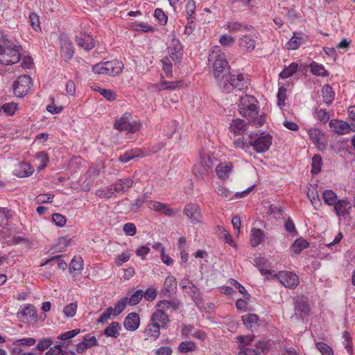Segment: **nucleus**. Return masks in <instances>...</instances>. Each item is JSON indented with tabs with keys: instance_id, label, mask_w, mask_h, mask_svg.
Returning a JSON list of instances; mask_svg holds the SVG:
<instances>
[{
	"instance_id": "nucleus-1",
	"label": "nucleus",
	"mask_w": 355,
	"mask_h": 355,
	"mask_svg": "<svg viewBox=\"0 0 355 355\" xmlns=\"http://www.w3.org/2000/svg\"><path fill=\"white\" fill-rule=\"evenodd\" d=\"M257 101L252 96L245 95L241 96L238 105L240 114L246 117L249 123L257 127L263 125L265 119L263 116L258 117Z\"/></svg>"
},
{
	"instance_id": "nucleus-2",
	"label": "nucleus",
	"mask_w": 355,
	"mask_h": 355,
	"mask_svg": "<svg viewBox=\"0 0 355 355\" xmlns=\"http://www.w3.org/2000/svg\"><path fill=\"white\" fill-rule=\"evenodd\" d=\"M208 60L209 62H212L214 77L217 85L219 86L220 81H223L228 73H230L229 71L230 65L227 61L226 55L223 52L220 51L219 46H216L209 55Z\"/></svg>"
},
{
	"instance_id": "nucleus-3",
	"label": "nucleus",
	"mask_w": 355,
	"mask_h": 355,
	"mask_svg": "<svg viewBox=\"0 0 355 355\" xmlns=\"http://www.w3.org/2000/svg\"><path fill=\"white\" fill-rule=\"evenodd\" d=\"M21 46L9 40H3L0 43V62L4 65H12L21 58Z\"/></svg>"
},
{
	"instance_id": "nucleus-4",
	"label": "nucleus",
	"mask_w": 355,
	"mask_h": 355,
	"mask_svg": "<svg viewBox=\"0 0 355 355\" xmlns=\"http://www.w3.org/2000/svg\"><path fill=\"white\" fill-rule=\"evenodd\" d=\"M250 85L248 76L238 72L228 73L223 81H220L218 87L223 92L229 93L233 89L243 91Z\"/></svg>"
},
{
	"instance_id": "nucleus-5",
	"label": "nucleus",
	"mask_w": 355,
	"mask_h": 355,
	"mask_svg": "<svg viewBox=\"0 0 355 355\" xmlns=\"http://www.w3.org/2000/svg\"><path fill=\"white\" fill-rule=\"evenodd\" d=\"M123 67L121 61L114 60L96 64L93 66L92 71L96 74L115 76L121 73Z\"/></svg>"
},
{
	"instance_id": "nucleus-6",
	"label": "nucleus",
	"mask_w": 355,
	"mask_h": 355,
	"mask_svg": "<svg viewBox=\"0 0 355 355\" xmlns=\"http://www.w3.org/2000/svg\"><path fill=\"white\" fill-rule=\"evenodd\" d=\"M132 114L130 112L124 113L120 118L116 119L114 123V129L120 131H127L130 133L137 132L139 125L137 122H130Z\"/></svg>"
},
{
	"instance_id": "nucleus-7",
	"label": "nucleus",
	"mask_w": 355,
	"mask_h": 355,
	"mask_svg": "<svg viewBox=\"0 0 355 355\" xmlns=\"http://www.w3.org/2000/svg\"><path fill=\"white\" fill-rule=\"evenodd\" d=\"M250 145L257 153L266 152L272 144V137L269 134L263 135L254 138L252 135H250Z\"/></svg>"
},
{
	"instance_id": "nucleus-8",
	"label": "nucleus",
	"mask_w": 355,
	"mask_h": 355,
	"mask_svg": "<svg viewBox=\"0 0 355 355\" xmlns=\"http://www.w3.org/2000/svg\"><path fill=\"white\" fill-rule=\"evenodd\" d=\"M32 80L29 76H20L13 83V91L16 96L24 97L32 87Z\"/></svg>"
},
{
	"instance_id": "nucleus-9",
	"label": "nucleus",
	"mask_w": 355,
	"mask_h": 355,
	"mask_svg": "<svg viewBox=\"0 0 355 355\" xmlns=\"http://www.w3.org/2000/svg\"><path fill=\"white\" fill-rule=\"evenodd\" d=\"M214 165L213 158L210 156H203L193 166V173L197 177L204 178L212 170Z\"/></svg>"
},
{
	"instance_id": "nucleus-10",
	"label": "nucleus",
	"mask_w": 355,
	"mask_h": 355,
	"mask_svg": "<svg viewBox=\"0 0 355 355\" xmlns=\"http://www.w3.org/2000/svg\"><path fill=\"white\" fill-rule=\"evenodd\" d=\"M59 40L60 56L65 61L70 60L73 57L75 53L73 42L64 35H60Z\"/></svg>"
},
{
	"instance_id": "nucleus-11",
	"label": "nucleus",
	"mask_w": 355,
	"mask_h": 355,
	"mask_svg": "<svg viewBox=\"0 0 355 355\" xmlns=\"http://www.w3.org/2000/svg\"><path fill=\"white\" fill-rule=\"evenodd\" d=\"M248 34L243 35L239 39V46L247 52H252L257 46V37L256 30L248 31Z\"/></svg>"
},
{
	"instance_id": "nucleus-12",
	"label": "nucleus",
	"mask_w": 355,
	"mask_h": 355,
	"mask_svg": "<svg viewBox=\"0 0 355 355\" xmlns=\"http://www.w3.org/2000/svg\"><path fill=\"white\" fill-rule=\"evenodd\" d=\"M329 125L331 130L338 135H345L350 131L355 132V123H349L342 120L331 119Z\"/></svg>"
},
{
	"instance_id": "nucleus-13",
	"label": "nucleus",
	"mask_w": 355,
	"mask_h": 355,
	"mask_svg": "<svg viewBox=\"0 0 355 355\" xmlns=\"http://www.w3.org/2000/svg\"><path fill=\"white\" fill-rule=\"evenodd\" d=\"M277 277L285 287L295 288L299 284L298 277L291 272H279Z\"/></svg>"
},
{
	"instance_id": "nucleus-14",
	"label": "nucleus",
	"mask_w": 355,
	"mask_h": 355,
	"mask_svg": "<svg viewBox=\"0 0 355 355\" xmlns=\"http://www.w3.org/2000/svg\"><path fill=\"white\" fill-rule=\"evenodd\" d=\"M168 54L173 61H180L183 55V47L179 40L173 39L168 46Z\"/></svg>"
},
{
	"instance_id": "nucleus-15",
	"label": "nucleus",
	"mask_w": 355,
	"mask_h": 355,
	"mask_svg": "<svg viewBox=\"0 0 355 355\" xmlns=\"http://www.w3.org/2000/svg\"><path fill=\"white\" fill-rule=\"evenodd\" d=\"M76 42L79 46L85 50H91L95 46V41L92 36L86 32H80L76 36Z\"/></svg>"
},
{
	"instance_id": "nucleus-16",
	"label": "nucleus",
	"mask_w": 355,
	"mask_h": 355,
	"mask_svg": "<svg viewBox=\"0 0 355 355\" xmlns=\"http://www.w3.org/2000/svg\"><path fill=\"white\" fill-rule=\"evenodd\" d=\"M308 40V36L302 33H294L291 40L286 44L288 50H296Z\"/></svg>"
},
{
	"instance_id": "nucleus-17",
	"label": "nucleus",
	"mask_w": 355,
	"mask_h": 355,
	"mask_svg": "<svg viewBox=\"0 0 355 355\" xmlns=\"http://www.w3.org/2000/svg\"><path fill=\"white\" fill-rule=\"evenodd\" d=\"M225 27L230 33L254 31V28L252 26L244 24L239 21L234 20L227 21Z\"/></svg>"
},
{
	"instance_id": "nucleus-18",
	"label": "nucleus",
	"mask_w": 355,
	"mask_h": 355,
	"mask_svg": "<svg viewBox=\"0 0 355 355\" xmlns=\"http://www.w3.org/2000/svg\"><path fill=\"white\" fill-rule=\"evenodd\" d=\"M184 214H185L188 219L192 221L199 222L201 220V214L199 206L194 203H189L185 205L184 210Z\"/></svg>"
},
{
	"instance_id": "nucleus-19",
	"label": "nucleus",
	"mask_w": 355,
	"mask_h": 355,
	"mask_svg": "<svg viewBox=\"0 0 355 355\" xmlns=\"http://www.w3.org/2000/svg\"><path fill=\"white\" fill-rule=\"evenodd\" d=\"M268 214L270 216V219H275L276 220H283L284 222H292L290 217L285 214L284 211L279 205H270L268 206Z\"/></svg>"
},
{
	"instance_id": "nucleus-20",
	"label": "nucleus",
	"mask_w": 355,
	"mask_h": 355,
	"mask_svg": "<svg viewBox=\"0 0 355 355\" xmlns=\"http://www.w3.org/2000/svg\"><path fill=\"white\" fill-rule=\"evenodd\" d=\"M180 286L183 291L189 295L193 299L198 297L200 291L198 288L195 286L193 282L189 280L188 277H184L180 282Z\"/></svg>"
},
{
	"instance_id": "nucleus-21",
	"label": "nucleus",
	"mask_w": 355,
	"mask_h": 355,
	"mask_svg": "<svg viewBox=\"0 0 355 355\" xmlns=\"http://www.w3.org/2000/svg\"><path fill=\"white\" fill-rule=\"evenodd\" d=\"M334 209L339 217L343 216V219H345V216L349 214L352 203L347 200H338L334 205Z\"/></svg>"
},
{
	"instance_id": "nucleus-22",
	"label": "nucleus",
	"mask_w": 355,
	"mask_h": 355,
	"mask_svg": "<svg viewBox=\"0 0 355 355\" xmlns=\"http://www.w3.org/2000/svg\"><path fill=\"white\" fill-rule=\"evenodd\" d=\"M146 156V153L141 148H133L126 151L119 157V160L122 163H127L129 161L139 157H144Z\"/></svg>"
},
{
	"instance_id": "nucleus-23",
	"label": "nucleus",
	"mask_w": 355,
	"mask_h": 355,
	"mask_svg": "<svg viewBox=\"0 0 355 355\" xmlns=\"http://www.w3.org/2000/svg\"><path fill=\"white\" fill-rule=\"evenodd\" d=\"M140 324V319L137 313H130L125 318L123 322L124 327L128 331H135Z\"/></svg>"
},
{
	"instance_id": "nucleus-24",
	"label": "nucleus",
	"mask_w": 355,
	"mask_h": 355,
	"mask_svg": "<svg viewBox=\"0 0 355 355\" xmlns=\"http://www.w3.org/2000/svg\"><path fill=\"white\" fill-rule=\"evenodd\" d=\"M34 170L27 162L18 164L13 171V174L19 178H25L31 175Z\"/></svg>"
},
{
	"instance_id": "nucleus-25",
	"label": "nucleus",
	"mask_w": 355,
	"mask_h": 355,
	"mask_svg": "<svg viewBox=\"0 0 355 355\" xmlns=\"http://www.w3.org/2000/svg\"><path fill=\"white\" fill-rule=\"evenodd\" d=\"M150 322H155L164 328L169 322L168 315L164 311L157 309L151 315Z\"/></svg>"
},
{
	"instance_id": "nucleus-26",
	"label": "nucleus",
	"mask_w": 355,
	"mask_h": 355,
	"mask_svg": "<svg viewBox=\"0 0 355 355\" xmlns=\"http://www.w3.org/2000/svg\"><path fill=\"white\" fill-rule=\"evenodd\" d=\"M133 184V181L131 178H124L118 180L113 184V191L114 192H126Z\"/></svg>"
},
{
	"instance_id": "nucleus-27",
	"label": "nucleus",
	"mask_w": 355,
	"mask_h": 355,
	"mask_svg": "<svg viewBox=\"0 0 355 355\" xmlns=\"http://www.w3.org/2000/svg\"><path fill=\"white\" fill-rule=\"evenodd\" d=\"M160 327L159 324L150 322L146 327L144 331V336L146 339L156 340L158 338L160 334Z\"/></svg>"
},
{
	"instance_id": "nucleus-28",
	"label": "nucleus",
	"mask_w": 355,
	"mask_h": 355,
	"mask_svg": "<svg viewBox=\"0 0 355 355\" xmlns=\"http://www.w3.org/2000/svg\"><path fill=\"white\" fill-rule=\"evenodd\" d=\"M230 130L235 135H241L246 130V123L240 119H234L230 124Z\"/></svg>"
},
{
	"instance_id": "nucleus-29",
	"label": "nucleus",
	"mask_w": 355,
	"mask_h": 355,
	"mask_svg": "<svg viewBox=\"0 0 355 355\" xmlns=\"http://www.w3.org/2000/svg\"><path fill=\"white\" fill-rule=\"evenodd\" d=\"M268 260L261 256L254 259V265L258 268L262 275H272V271L268 270Z\"/></svg>"
},
{
	"instance_id": "nucleus-30",
	"label": "nucleus",
	"mask_w": 355,
	"mask_h": 355,
	"mask_svg": "<svg viewBox=\"0 0 355 355\" xmlns=\"http://www.w3.org/2000/svg\"><path fill=\"white\" fill-rule=\"evenodd\" d=\"M20 314L31 321H36L37 319V310L32 304H26L20 308Z\"/></svg>"
},
{
	"instance_id": "nucleus-31",
	"label": "nucleus",
	"mask_w": 355,
	"mask_h": 355,
	"mask_svg": "<svg viewBox=\"0 0 355 355\" xmlns=\"http://www.w3.org/2000/svg\"><path fill=\"white\" fill-rule=\"evenodd\" d=\"M232 164L230 162H223L219 164L216 168V174L220 179H226L231 173Z\"/></svg>"
},
{
	"instance_id": "nucleus-32",
	"label": "nucleus",
	"mask_w": 355,
	"mask_h": 355,
	"mask_svg": "<svg viewBox=\"0 0 355 355\" xmlns=\"http://www.w3.org/2000/svg\"><path fill=\"white\" fill-rule=\"evenodd\" d=\"M177 288V281L175 277L168 275L165 278L163 289L168 295L175 293Z\"/></svg>"
},
{
	"instance_id": "nucleus-33",
	"label": "nucleus",
	"mask_w": 355,
	"mask_h": 355,
	"mask_svg": "<svg viewBox=\"0 0 355 355\" xmlns=\"http://www.w3.org/2000/svg\"><path fill=\"white\" fill-rule=\"evenodd\" d=\"M309 247V243L303 239H298L293 243L290 248V252L291 255L300 254L304 249Z\"/></svg>"
},
{
	"instance_id": "nucleus-34",
	"label": "nucleus",
	"mask_w": 355,
	"mask_h": 355,
	"mask_svg": "<svg viewBox=\"0 0 355 355\" xmlns=\"http://www.w3.org/2000/svg\"><path fill=\"white\" fill-rule=\"evenodd\" d=\"M295 309L296 311L300 312L302 317L307 315L310 311L309 305L307 301L304 298H298L296 300Z\"/></svg>"
},
{
	"instance_id": "nucleus-35",
	"label": "nucleus",
	"mask_w": 355,
	"mask_h": 355,
	"mask_svg": "<svg viewBox=\"0 0 355 355\" xmlns=\"http://www.w3.org/2000/svg\"><path fill=\"white\" fill-rule=\"evenodd\" d=\"M121 327L119 322H112L104 330V334L107 337L117 338Z\"/></svg>"
},
{
	"instance_id": "nucleus-36",
	"label": "nucleus",
	"mask_w": 355,
	"mask_h": 355,
	"mask_svg": "<svg viewBox=\"0 0 355 355\" xmlns=\"http://www.w3.org/2000/svg\"><path fill=\"white\" fill-rule=\"evenodd\" d=\"M322 96L324 102L329 105L334 101L335 93L330 85H325L322 89Z\"/></svg>"
},
{
	"instance_id": "nucleus-37",
	"label": "nucleus",
	"mask_w": 355,
	"mask_h": 355,
	"mask_svg": "<svg viewBox=\"0 0 355 355\" xmlns=\"http://www.w3.org/2000/svg\"><path fill=\"white\" fill-rule=\"evenodd\" d=\"M178 307H179V303L176 300H169V301L161 300L157 303V309L164 311V312H165V311H166L169 309H172L173 310H177L178 309Z\"/></svg>"
},
{
	"instance_id": "nucleus-38",
	"label": "nucleus",
	"mask_w": 355,
	"mask_h": 355,
	"mask_svg": "<svg viewBox=\"0 0 355 355\" xmlns=\"http://www.w3.org/2000/svg\"><path fill=\"white\" fill-rule=\"evenodd\" d=\"M311 72L318 76L327 77L329 76V72L325 69L322 64L313 62L310 64Z\"/></svg>"
},
{
	"instance_id": "nucleus-39",
	"label": "nucleus",
	"mask_w": 355,
	"mask_h": 355,
	"mask_svg": "<svg viewBox=\"0 0 355 355\" xmlns=\"http://www.w3.org/2000/svg\"><path fill=\"white\" fill-rule=\"evenodd\" d=\"M254 338V335L237 336L236 338V342L239 343V347L240 349L239 352H241L242 351L248 349V346L252 342Z\"/></svg>"
},
{
	"instance_id": "nucleus-40",
	"label": "nucleus",
	"mask_w": 355,
	"mask_h": 355,
	"mask_svg": "<svg viewBox=\"0 0 355 355\" xmlns=\"http://www.w3.org/2000/svg\"><path fill=\"white\" fill-rule=\"evenodd\" d=\"M242 322L243 324L248 328V329H252L259 321V317L256 314H246L241 317Z\"/></svg>"
},
{
	"instance_id": "nucleus-41",
	"label": "nucleus",
	"mask_w": 355,
	"mask_h": 355,
	"mask_svg": "<svg viewBox=\"0 0 355 355\" xmlns=\"http://www.w3.org/2000/svg\"><path fill=\"white\" fill-rule=\"evenodd\" d=\"M322 198L328 205H334L337 200V196L332 190H324L322 193Z\"/></svg>"
},
{
	"instance_id": "nucleus-42",
	"label": "nucleus",
	"mask_w": 355,
	"mask_h": 355,
	"mask_svg": "<svg viewBox=\"0 0 355 355\" xmlns=\"http://www.w3.org/2000/svg\"><path fill=\"white\" fill-rule=\"evenodd\" d=\"M251 243L253 247L258 246L263 239V234L259 229H252Z\"/></svg>"
},
{
	"instance_id": "nucleus-43",
	"label": "nucleus",
	"mask_w": 355,
	"mask_h": 355,
	"mask_svg": "<svg viewBox=\"0 0 355 355\" xmlns=\"http://www.w3.org/2000/svg\"><path fill=\"white\" fill-rule=\"evenodd\" d=\"M307 197L314 207H319L321 205L320 199L315 187H312L309 189L307 191Z\"/></svg>"
},
{
	"instance_id": "nucleus-44",
	"label": "nucleus",
	"mask_w": 355,
	"mask_h": 355,
	"mask_svg": "<svg viewBox=\"0 0 355 355\" xmlns=\"http://www.w3.org/2000/svg\"><path fill=\"white\" fill-rule=\"evenodd\" d=\"M297 68L298 64L295 62H293L281 71L279 76L283 79L288 78L292 76L297 71Z\"/></svg>"
},
{
	"instance_id": "nucleus-45",
	"label": "nucleus",
	"mask_w": 355,
	"mask_h": 355,
	"mask_svg": "<svg viewBox=\"0 0 355 355\" xmlns=\"http://www.w3.org/2000/svg\"><path fill=\"white\" fill-rule=\"evenodd\" d=\"M217 234L219 238L224 240V241L228 244H230L232 247H235L236 244L233 241L230 234L226 230L225 228H220L219 226L217 227Z\"/></svg>"
},
{
	"instance_id": "nucleus-46",
	"label": "nucleus",
	"mask_w": 355,
	"mask_h": 355,
	"mask_svg": "<svg viewBox=\"0 0 355 355\" xmlns=\"http://www.w3.org/2000/svg\"><path fill=\"white\" fill-rule=\"evenodd\" d=\"M71 240L67 237L60 238L55 245V250L57 252H64L71 245Z\"/></svg>"
},
{
	"instance_id": "nucleus-47",
	"label": "nucleus",
	"mask_w": 355,
	"mask_h": 355,
	"mask_svg": "<svg viewBox=\"0 0 355 355\" xmlns=\"http://www.w3.org/2000/svg\"><path fill=\"white\" fill-rule=\"evenodd\" d=\"M127 304H128L127 297L121 298L120 300H119L117 303L115 304L114 306L112 307L114 316H117L121 313L124 311Z\"/></svg>"
},
{
	"instance_id": "nucleus-48",
	"label": "nucleus",
	"mask_w": 355,
	"mask_h": 355,
	"mask_svg": "<svg viewBox=\"0 0 355 355\" xmlns=\"http://www.w3.org/2000/svg\"><path fill=\"white\" fill-rule=\"evenodd\" d=\"M196 10V2L194 0H188L186 3V12L188 21L193 22V15Z\"/></svg>"
},
{
	"instance_id": "nucleus-49",
	"label": "nucleus",
	"mask_w": 355,
	"mask_h": 355,
	"mask_svg": "<svg viewBox=\"0 0 355 355\" xmlns=\"http://www.w3.org/2000/svg\"><path fill=\"white\" fill-rule=\"evenodd\" d=\"M196 349V344L192 341H183L178 347V350L180 353H187L189 352H193Z\"/></svg>"
},
{
	"instance_id": "nucleus-50",
	"label": "nucleus",
	"mask_w": 355,
	"mask_h": 355,
	"mask_svg": "<svg viewBox=\"0 0 355 355\" xmlns=\"http://www.w3.org/2000/svg\"><path fill=\"white\" fill-rule=\"evenodd\" d=\"M83 260L80 256H75L69 266L71 270L80 271L83 269Z\"/></svg>"
},
{
	"instance_id": "nucleus-51",
	"label": "nucleus",
	"mask_w": 355,
	"mask_h": 355,
	"mask_svg": "<svg viewBox=\"0 0 355 355\" xmlns=\"http://www.w3.org/2000/svg\"><path fill=\"white\" fill-rule=\"evenodd\" d=\"M0 108L1 110H3L7 115L12 116L17 110L18 105L16 103L10 102L4 103L2 106L0 107Z\"/></svg>"
},
{
	"instance_id": "nucleus-52",
	"label": "nucleus",
	"mask_w": 355,
	"mask_h": 355,
	"mask_svg": "<svg viewBox=\"0 0 355 355\" xmlns=\"http://www.w3.org/2000/svg\"><path fill=\"white\" fill-rule=\"evenodd\" d=\"M144 297V291L142 290H137L131 296L128 297V303L130 306L137 304Z\"/></svg>"
},
{
	"instance_id": "nucleus-53",
	"label": "nucleus",
	"mask_w": 355,
	"mask_h": 355,
	"mask_svg": "<svg viewBox=\"0 0 355 355\" xmlns=\"http://www.w3.org/2000/svg\"><path fill=\"white\" fill-rule=\"evenodd\" d=\"M322 157L319 155H315L312 158V169L311 173L318 174L321 171Z\"/></svg>"
},
{
	"instance_id": "nucleus-54",
	"label": "nucleus",
	"mask_w": 355,
	"mask_h": 355,
	"mask_svg": "<svg viewBox=\"0 0 355 355\" xmlns=\"http://www.w3.org/2000/svg\"><path fill=\"white\" fill-rule=\"evenodd\" d=\"M29 23L35 31H41L40 17L36 13L31 12L29 15Z\"/></svg>"
},
{
	"instance_id": "nucleus-55",
	"label": "nucleus",
	"mask_w": 355,
	"mask_h": 355,
	"mask_svg": "<svg viewBox=\"0 0 355 355\" xmlns=\"http://www.w3.org/2000/svg\"><path fill=\"white\" fill-rule=\"evenodd\" d=\"M78 305L76 303L73 302L70 303L69 304L65 306L63 309V313L65 316L69 318L73 317L77 311Z\"/></svg>"
},
{
	"instance_id": "nucleus-56",
	"label": "nucleus",
	"mask_w": 355,
	"mask_h": 355,
	"mask_svg": "<svg viewBox=\"0 0 355 355\" xmlns=\"http://www.w3.org/2000/svg\"><path fill=\"white\" fill-rule=\"evenodd\" d=\"M317 349L322 355H334L333 349L327 344L319 342L315 344Z\"/></svg>"
},
{
	"instance_id": "nucleus-57",
	"label": "nucleus",
	"mask_w": 355,
	"mask_h": 355,
	"mask_svg": "<svg viewBox=\"0 0 355 355\" xmlns=\"http://www.w3.org/2000/svg\"><path fill=\"white\" fill-rule=\"evenodd\" d=\"M114 194L112 187L101 188L96 191V195L99 198H110Z\"/></svg>"
},
{
	"instance_id": "nucleus-58",
	"label": "nucleus",
	"mask_w": 355,
	"mask_h": 355,
	"mask_svg": "<svg viewBox=\"0 0 355 355\" xmlns=\"http://www.w3.org/2000/svg\"><path fill=\"white\" fill-rule=\"evenodd\" d=\"M343 345L346 348L347 352L351 354L352 353V340L350 337L349 333L345 331L343 333Z\"/></svg>"
},
{
	"instance_id": "nucleus-59",
	"label": "nucleus",
	"mask_w": 355,
	"mask_h": 355,
	"mask_svg": "<svg viewBox=\"0 0 355 355\" xmlns=\"http://www.w3.org/2000/svg\"><path fill=\"white\" fill-rule=\"evenodd\" d=\"M315 117L321 122L326 123L329 120V114L326 109H317L315 112Z\"/></svg>"
},
{
	"instance_id": "nucleus-60",
	"label": "nucleus",
	"mask_w": 355,
	"mask_h": 355,
	"mask_svg": "<svg viewBox=\"0 0 355 355\" xmlns=\"http://www.w3.org/2000/svg\"><path fill=\"white\" fill-rule=\"evenodd\" d=\"M14 212L11 209L5 207H0V220H10L13 219Z\"/></svg>"
},
{
	"instance_id": "nucleus-61",
	"label": "nucleus",
	"mask_w": 355,
	"mask_h": 355,
	"mask_svg": "<svg viewBox=\"0 0 355 355\" xmlns=\"http://www.w3.org/2000/svg\"><path fill=\"white\" fill-rule=\"evenodd\" d=\"M234 42V37L227 34L222 35L219 38V43L223 46H231Z\"/></svg>"
},
{
	"instance_id": "nucleus-62",
	"label": "nucleus",
	"mask_w": 355,
	"mask_h": 355,
	"mask_svg": "<svg viewBox=\"0 0 355 355\" xmlns=\"http://www.w3.org/2000/svg\"><path fill=\"white\" fill-rule=\"evenodd\" d=\"M180 82L179 81H164L162 82L159 87V90L164 89H170L173 90L177 89L179 87Z\"/></svg>"
},
{
	"instance_id": "nucleus-63",
	"label": "nucleus",
	"mask_w": 355,
	"mask_h": 355,
	"mask_svg": "<svg viewBox=\"0 0 355 355\" xmlns=\"http://www.w3.org/2000/svg\"><path fill=\"white\" fill-rule=\"evenodd\" d=\"M155 17L159 21L161 25H165L167 23L168 17L161 8H156L154 12Z\"/></svg>"
},
{
	"instance_id": "nucleus-64",
	"label": "nucleus",
	"mask_w": 355,
	"mask_h": 355,
	"mask_svg": "<svg viewBox=\"0 0 355 355\" xmlns=\"http://www.w3.org/2000/svg\"><path fill=\"white\" fill-rule=\"evenodd\" d=\"M216 193L222 197L225 198L232 199L233 198V193L232 191H230L228 189L223 187L219 186L216 189Z\"/></svg>"
}]
</instances>
